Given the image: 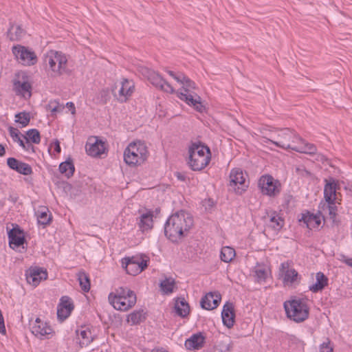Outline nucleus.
Segmentation results:
<instances>
[{"mask_svg": "<svg viewBox=\"0 0 352 352\" xmlns=\"http://www.w3.org/2000/svg\"><path fill=\"white\" fill-rule=\"evenodd\" d=\"M276 137L271 135L272 138L263 137V142H271L276 146L288 150L292 149L298 153L314 155L317 148L314 144L306 142L294 131L289 129H276Z\"/></svg>", "mask_w": 352, "mask_h": 352, "instance_id": "nucleus-1", "label": "nucleus"}, {"mask_svg": "<svg viewBox=\"0 0 352 352\" xmlns=\"http://www.w3.org/2000/svg\"><path fill=\"white\" fill-rule=\"evenodd\" d=\"M195 83L182 73H177V98L199 113L206 110L201 98L195 91Z\"/></svg>", "mask_w": 352, "mask_h": 352, "instance_id": "nucleus-2", "label": "nucleus"}, {"mask_svg": "<svg viewBox=\"0 0 352 352\" xmlns=\"http://www.w3.org/2000/svg\"><path fill=\"white\" fill-rule=\"evenodd\" d=\"M211 159L210 148L201 142L192 143L188 148L187 164L194 171L203 170L209 164Z\"/></svg>", "mask_w": 352, "mask_h": 352, "instance_id": "nucleus-3", "label": "nucleus"}, {"mask_svg": "<svg viewBox=\"0 0 352 352\" xmlns=\"http://www.w3.org/2000/svg\"><path fill=\"white\" fill-rule=\"evenodd\" d=\"M148 150L144 142H133L129 144L124 152V160L129 166L143 164L148 157Z\"/></svg>", "mask_w": 352, "mask_h": 352, "instance_id": "nucleus-4", "label": "nucleus"}, {"mask_svg": "<svg viewBox=\"0 0 352 352\" xmlns=\"http://www.w3.org/2000/svg\"><path fill=\"white\" fill-rule=\"evenodd\" d=\"M44 62L56 76L69 74L70 71L67 68V58L62 52L50 50L44 58Z\"/></svg>", "mask_w": 352, "mask_h": 352, "instance_id": "nucleus-5", "label": "nucleus"}, {"mask_svg": "<svg viewBox=\"0 0 352 352\" xmlns=\"http://www.w3.org/2000/svg\"><path fill=\"white\" fill-rule=\"evenodd\" d=\"M284 308L287 316L296 322H302L308 318L309 309L306 303L301 299L285 301Z\"/></svg>", "mask_w": 352, "mask_h": 352, "instance_id": "nucleus-6", "label": "nucleus"}, {"mask_svg": "<svg viewBox=\"0 0 352 352\" xmlns=\"http://www.w3.org/2000/svg\"><path fill=\"white\" fill-rule=\"evenodd\" d=\"M32 85L28 76L23 72L18 73L13 80V90L16 95L26 98L31 96Z\"/></svg>", "mask_w": 352, "mask_h": 352, "instance_id": "nucleus-7", "label": "nucleus"}, {"mask_svg": "<svg viewBox=\"0 0 352 352\" xmlns=\"http://www.w3.org/2000/svg\"><path fill=\"white\" fill-rule=\"evenodd\" d=\"M258 185L261 192L265 195L274 197L280 192V183L269 175L261 176Z\"/></svg>", "mask_w": 352, "mask_h": 352, "instance_id": "nucleus-8", "label": "nucleus"}, {"mask_svg": "<svg viewBox=\"0 0 352 352\" xmlns=\"http://www.w3.org/2000/svg\"><path fill=\"white\" fill-rule=\"evenodd\" d=\"M12 53L18 61L23 65L31 66L37 62V56L34 52L24 46H14Z\"/></svg>", "mask_w": 352, "mask_h": 352, "instance_id": "nucleus-9", "label": "nucleus"}, {"mask_svg": "<svg viewBox=\"0 0 352 352\" xmlns=\"http://www.w3.org/2000/svg\"><path fill=\"white\" fill-rule=\"evenodd\" d=\"M142 74L147 78L148 81L157 87H160L162 90L167 93H173V87L167 81L164 80L159 74L148 69L143 68Z\"/></svg>", "mask_w": 352, "mask_h": 352, "instance_id": "nucleus-10", "label": "nucleus"}, {"mask_svg": "<svg viewBox=\"0 0 352 352\" xmlns=\"http://www.w3.org/2000/svg\"><path fill=\"white\" fill-rule=\"evenodd\" d=\"M192 216L185 210L177 212V233L180 236L187 235L189 230L193 226Z\"/></svg>", "mask_w": 352, "mask_h": 352, "instance_id": "nucleus-11", "label": "nucleus"}, {"mask_svg": "<svg viewBox=\"0 0 352 352\" xmlns=\"http://www.w3.org/2000/svg\"><path fill=\"white\" fill-rule=\"evenodd\" d=\"M247 186L242 170L233 169L230 175V187L236 193L241 194L242 192L245 190Z\"/></svg>", "mask_w": 352, "mask_h": 352, "instance_id": "nucleus-12", "label": "nucleus"}, {"mask_svg": "<svg viewBox=\"0 0 352 352\" xmlns=\"http://www.w3.org/2000/svg\"><path fill=\"white\" fill-rule=\"evenodd\" d=\"M10 247L14 250L21 248L24 250L23 244L25 241L23 231L16 226L8 232Z\"/></svg>", "mask_w": 352, "mask_h": 352, "instance_id": "nucleus-13", "label": "nucleus"}, {"mask_svg": "<svg viewBox=\"0 0 352 352\" xmlns=\"http://www.w3.org/2000/svg\"><path fill=\"white\" fill-rule=\"evenodd\" d=\"M104 142L96 137L89 138L86 144V151L90 156H100L104 152Z\"/></svg>", "mask_w": 352, "mask_h": 352, "instance_id": "nucleus-14", "label": "nucleus"}, {"mask_svg": "<svg viewBox=\"0 0 352 352\" xmlns=\"http://www.w3.org/2000/svg\"><path fill=\"white\" fill-rule=\"evenodd\" d=\"M140 216L137 218V224L142 232L151 230L153 226V214L151 210H138Z\"/></svg>", "mask_w": 352, "mask_h": 352, "instance_id": "nucleus-15", "label": "nucleus"}, {"mask_svg": "<svg viewBox=\"0 0 352 352\" xmlns=\"http://www.w3.org/2000/svg\"><path fill=\"white\" fill-rule=\"evenodd\" d=\"M133 85L129 82V80L124 78L121 82V86L118 90V94L116 91V87L115 89H112V92L118 100L125 102L128 97L133 92Z\"/></svg>", "mask_w": 352, "mask_h": 352, "instance_id": "nucleus-16", "label": "nucleus"}, {"mask_svg": "<svg viewBox=\"0 0 352 352\" xmlns=\"http://www.w3.org/2000/svg\"><path fill=\"white\" fill-rule=\"evenodd\" d=\"M7 165L10 169L23 175H30L32 173V168L28 164L19 161L14 157L8 158Z\"/></svg>", "mask_w": 352, "mask_h": 352, "instance_id": "nucleus-17", "label": "nucleus"}, {"mask_svg": "<svg viewBox=\"0 0 352 352\" xmlns=\"http://www.w3.org/2000/svg\"><path fill=\"white\" fill-rule=\"evenodd\" d=\"M28 283L33 286H37L41 280H45L47 277L46 271L41 268H30L26 272Z\"/></svg>", "mask_w": 352, "mask_h": 352, "instance_id": "nucleus-18", "label": "nucleus"}, {"mask_svg": "<svg viewBox=\"0 0 352 352\" xmlns=\"http://www.w3.org/2000/svg\"><path fill=\"white\" fill-rule=\"evenodd\" d=\"M221 299V295L219 293L210 292L201 298V307L206 310H212L219 305Z\"/></svg>", "mask_w": 352, "mask_h": 352, "instance_id": "nucleus-19", "label": "nucleus"}, {"mask_svg": "<svg viewBox=\"0 0 352 352\" xmlns=\"http://www.w3.org/2000/svg\"><path fill=\"white\" fill-rule=\"evenodd\" d=\"M221 317L223 323L228 328L233 327L234 323L235 314L234 310V305L232 302H227L223 307L221 312Z\"/></svg>", "mask_w": 352, "mask_h": 352, "instance_id": "nucleus-20", "label": "nucleus"}, {"mask_svg": "<svg viewBox=\"0 0 352 352\" xmlns=\"http://www.w3.org/2000/svg\"><path fill=\"white\" fill-rule=\"evenodd\" d=\"M32 333L36 337L43 339L45 336L52 333V329L46 323H43L37 318L31 327Z\"/></svg>", "mask_w": 352, "mask_h": 352, "instance_id": "nucleus-21", "label": "nucleus"}, {"mask_svg": "<svg viewBox=\"0 0 352 352\" xmlns=\"http://www.w3.org/2000/svg\"><path fill=\"white\" fill-rule=\"evenodd\" d=\"M73 309L74 305L69 301V298L67 296L62 297L57 310L58 318L62 321L65 320L70 315Z\"/></svg>", "mask_w": 352, "mask_h": 352, "instance_id": "nucleus-22", "label": "nucleus"}, {"mask_svg": "<svg viewBox=\"0 0 352 352\" xmlns=\"http://www.w3.org/2000/svg\"><path fill=\"white\" fill-rule=\"evenodd\" d=\"M206 338L201 333L193 334L185 341V346L189 350H198L202 348L205 343Z\"/></svg>", "mask_w": 352, "mask_h": 352, "instance_id": "nucleus-23", "label": "nucleus"}, {"mask_svg": "<svg viewBox=\"0 0 352 352\" xmlns=\"http://www.w3.org/2000/svg\"><path fill=\"white\" fill-rule=\"evenodd\" d=\"M109 301L113 307L118 310L127 311L135 305H129V299L125 297H113V293L109 295Z\"/></svg>", "mask_w": 352, "mask_h": 352, "instance_id": "nucleus-24", "label": "nucleus"}, {"mask_svg": "<svg viewBox=\"0 0 352 352\" xmlns=\"http://www.w3.org/2000/svg\"><path fill=\"white\" fill-rule=\"evenodd\" d=\"M176 214H172L164 226V234L173 243L176 242Z\"/></svg>", "mask_w": 352, "mask_h": 352, "instance_id": "nucleus-25", "label": "nucleus"}, {"mask_svg": "<svg viewBox=\"0 0 352 352\" xmlns=\"http://www.w3.org/2000/svg\"><path fill=\"white\" fill-rule=\"evenodd\" d=\"M299 222L303 223L307 228L311 230L318 228L321 223V220L320 216L308 212L306 214H302L301 218L299 219Z\"/></svg>", "mask_w": 352, "mask_h": 352, "instance_id": "nucleus-26", "label": "nucleus"}, {"mask_svg": "<svg viewBox=\"0 0 352 352\" xmlns=\"http://www.w3.org/2000/svg\"><path fill=\"white\" fill-rule=\"evenodd\" d=\"M280 271L284 276L283 281L286 284H292L298 276V272L294 269H289L288 263H282Z\"/></svg>", "mask_w": 352, "mask_h": 352, "instance_id": "nucleus-27", "label": "nucleus"}, {"mask_svg": "<svg viewBox=\"0 0 352 352\" xmlns=\"http://www.w3.org/2000/svg\"><path fill=\"white\" fill-rule=\"evenodd\" d=\"M122 264L129 274L135 276L140 273V267L134 257L131 258H124L122 261Z\"/></svg>", "mask_w": 352, "mask_h": 352, "instance_id": "nucleus-28", "label": "nucleus"}, {"mask_svg": "<svg viewBox=\"0 0 352 352\" xmlns=\"http://www.w3.org/2000/svg\"><path fill=\"white\" fill-rule=\"evenodd\" d=\"M126 297L129 299V305H135L137 301L136 295L130 289L120 287L118 288L115 293H113V297Z\"/></svg>", "mask_w": 352, "mask_h": 352, "instance_id": "nucleus-29", "label": "nucleus"}, {"mask_svg": "<svg viewBox=\"0 0 352 352\" xmlns=\"http://www.w3.org/2000/svg\"><path fill=\"white\" fill-rule=\"evenodd\" d=\"M160 290L163 295H170L174 291L175 280L172 277L164 276L160 283Z\"/></svg>", "mask_w": 352, "mask_h": 352, "instance_id": "nucleus-30", "label": "nucleus"}, {"mask_svg": "<svg viewBox=\"0 0 352 352\" xmlns=\"http://www.w3.org/2000/svg\"><path fill=\"white\" fill-rule=\"evenodd\" d=\"M316 282L309 286V290L314 293L322 291L328 284V278L322 272L316 273Z\"/></svg>", "mask_w": 352, "mask_h": 352, "instance_id": "nucleus-31", "label": "nucleus"}, {"mask_svg": "<svg viewBox=\"0 0 352 352\" xmlns=\"http://www.w3.org/2000/svg\"><path fill=\"white\" fill-rule=\"evenodd\" d=\"M336 185L334 181L332 182H327L324 188V197L326 201L329 204H334L336 195Z\"/></svg>", "mask_w": 352, "mask_h": 352, "instance_id": "nucleus-32", "label": "nucleus"}, {"mask_svg": "<svg viewBox=\"0 0 352 352\" xmlns=\"http://www.w3.org/2000/svg\"><path fill=\"white\" fill-rule=\"evenodd\" d=\"M190 313V305L184 297H177V316L186 318Z\"/></svg>", "mask_w": 352, "mask_h": 352, "instance_id": "nucleus-33", "label": "nucleus"}, {"mask_svg": "<svg viewBox=\"0 0 352 352\" xmlns=\"http://www.w3.org/2000/svg\"><path fill=\"white\" fill-rule=\"evenodd\" d=\"M232 349L231 342L228 338H225L218 342L212 348L206 352H230Z\"/></svg>", "mask_w": 352, "mask_h": 352, "instance_id": "nucleus-34", "label": "nucleus"}, {"mask_svg": "<svg viewBox=\"0 0 352 352\" xmlns=\"http://www.w3.org/2000/svg\"><path fill=\"white\" fill-rule=\"evenodd\" d=\"M24 34V30L18 25H12L8 31V36L11 41H19Z\"/></svg>", "mask_w": 352, "mask_h": 352, "instance_id": "nucleus-35", "label": "nucleus"}, {"mask_svg": "<svg viewBox=\"0 0 352 352\" xmlns=\"http://www.w3.org/2000/svg\"><path fill=\"white\" fill-rule=\"evenodd\" d=\"M236 254L235 250L229 246H225L221 248L220 258L225 263H229L233 260Z\"/></svg>", "mask_w": 352, "mask_h": 352, "instance_id": "nucleus-36", "label": "nucleus"}, {"mask_svg": "<svg viewBox=\"0 0 352 352\" xmlns=\"http://www.w3.org/2000/svg\"><path fill=\"white\" fill-rule=\"evenodd\" d=\"M59 170L68 178L72 176L75 170L72 161L69 160L60 163L59 165Z\"/></svg>", "mask_w": 352, "mask_h": 352, "instance_id": "nucleus-37", "label": "nucleus"}, {"mask_svg": "<svg viewBox=\"0 0 352 352\" xmlns=\"http://www.w3.org/2000/svg\"><path fill=\"white\" fill-rule=\"evenodd\" d=\"M269 217L270 221L272 223L271 227L274 230H280L284 225V220L276 212H272L269 215Z\"/></svg>", "mask_w": 352, "mask_h": 352, "instance_id": "nucleus-38", "label": "nucleus"}, {"mask_svg": "<svg viewBox=\"0 0 352 352\" xmlns=\"http://www.w3.org/2000/svg\"><path fill=\"white\" fill-rule=\"evenodd\" d=\"M37 219L38 223L41 225L46 226L49 224L51 221V216L48 214V209L43 208L41 210H38Z\"/></svg>", "mask_w": 352, "mask_h": 352, "instance_id": "nucleus-39", "label": "nucleus"}, {"mask_svg": "<svg viewBox=\"0 0 352 352\" xmlns=\"http://www.w3.org/2000/svg\"><path fill=\"white\" fill-rule=\"evenodd\" d=\"M145 319L143 310L135 311L129 315L127 322H131L132 324H137Z\"/></svg>", "mask_w": 352, "mask_h": 352, "instance_id": "nucleus-40", "label": "nucleus"}, {"mask_svg": "<svg viewBox=\"0 0 352 352\" xmlns=\"http://www.w3.org/2000/svg\"><path fill=\"white\" fill-rule=\"evenodd\" d=\"M8 131H9L10 136L12 138V139L14 142H18L19 146H21L23 148H24L25 150H28V148H26V146L23 142V140L20 137V131H19V129H17L13 126H10L8 128Z\"/></svg>", "mask_w": 352, "mask_h": 352, "instance_id": "nucleus-41", "label": "nucleus"}, {"mask_svg": "<svg viewBox=\"0 0 352 352\" xmlns=\"http://www.w3.org/2000/svg\"><path fill=\"white\" fill-rule=\"evenodd\" d=\"M78 276L81 289L85 292H89L90 289V282L88 276L84 272H80L78 273Z\"/></svg>", "mask_w": 352, "mask_h": 352, "instance_id": "nucleus-42", "label": "nucleus"}, {"mask_svg": "<svg viewBox=\"0 0 352 352\" xmlns=\"http://www.w3.org/2000/svg\"><path fill=\"white\" fill-rule=\"evenodd\" d=\"M80 335L83 340L82 341L80 342V345L81 348L87 346L94 340V338L91 335V332L88 329L80 331Z\"/></svg>", "mask_w": 352, "mask_h": 352, "instance_id": "nucleus-43", "label": "nucleus"}, {"mask_svg": "<svg viewBox=\"0 0 352 352\" xmlns=\"http://www.w3.org/2000/svg\"><path fill=\"white\" fill-rule=\"evenodd\" d=\"M254 272L258 281L265 280L267 275V270L265 265H257L254 267Z\"/></svg>", "mask_w": 352, "mask_h": 352, "instance_id": "nucleus-44", "label": "nucleus"}, {"mask_svg": "<svg viewBox=\"0 0 352 352\" xmlns=\"http://www.w3.org/2000/svg\"><path fill=\"white\" fill-rule=\"evenodd\" d=\"M15 118V122L21 124L23 127L26 126L30 121V113L25 111L16 113Z\"/></svg>", "mask_w": 352, "mask_h": 352, "instance_id": "nucleus-45", "label": "nucleus"}, {"mask_svg": "<svg viewBox=\"0 0 352 352\" xmlns=\"http://www.w3.org/2000/svg\"><path fill=\"white\" fill-rule=\"evenodd\" d=\"M28 138H26L27 142L30 140L34 144H38L41 142L40 133L37 129H30L26 133Z\"/></svg>", "mask_w": 352, "mask_h": 352, "instance_id": "nucleus-46", "label": "nucleus"}, {"mask_svg": "<svg viewBox=\"0 0 352 352\" xmlns=\"http://www.w3.org/2000/svg\"><path fill=\"white\" fill-rule=\"evenodd\" d=\"M331 341L327 338L326 341L320 345L318 352H333V349L330 346Z\"/></svg>", "mask_w": 352, "mask_h": 352, "instance_id": "nucleus-47", "label": "nucleus"}, {"mask_svg": "<svg viewBox=\"0 0 352 352\" xmlns=\"http://www.w3.org/2000/svg\"><path fill=\"white\" fill-rule=\"evenodd\" d=\"M327 208L329 210V214L331 219H334L336 215L337 208L333 206V204H328Z\"/></svg>", "mask_w": 352, "mask_h": 352, "instance_id": "nucleus-48", "label": "nucleus"}, {"mask_svg": "<svg viewBox=\"0 0 352 352\" xmlns=\"http://www.w3.org/2000/svg\"><path fill=\"white\" fill-rule=\"evenodd\" d=\"M214 201L210 199H205L203 201V206L207 210H210L214 207Z\"/></svg>", "mask_w": 352, "mask_h": 352, "instance_id": "nucleus-49", "label": "nucleus"}, {"mask_svg": "<svg viewBox=\"0 0 352 352\" xmlns=\"http://www.w3.org/2000/svg\"><path fill=\"white\" fill-rule=\"evenodd\" d=\"M135 261H138V263L140 267V272H142L144 269L146 268V267L148 265L146 260L135 258Z\"/></svg>", "mask_w": 352, "mask_h": 352, "instance_id": "nucleus-50", "label": "nucleus"}, {"mask_svg": "<svg viewBox=\"0 0 352 352\" xmlns=\"http://www.w3.org/2000/svg\"><path fill=\"white\" fill-rule=\"evenodd\" d=\"M296 170L297 173L302 175V176H308L310 175V173L309 171L306 170L305 169H304L302 167V168L298 167V168H296Z\"/></svg>", "mask_w": 352, "mask_h": 352, "instance_id": "nucleus-51", "label": "nucleus"}, {"mask_svg": "<svg viewBox=\"0 0 352 352\" xmlns=\"http://www.w3.org/2000/svg\"><path fill=\"white\" fill-rule=\"evenodd\" d=\"M54 150L56 153H60V143L58 140H56V142H54Z\"/></svg>", "mask_w": 352, "mask_h": 352, "instance_id": "nucleus-52", "label": "nucleus"}, {"mask_svg": "<svg viewBox=\"0 0 352 352\" xmlns=\"http://www.w3.org/2000/svg\"><path fill=\"white\" fill-rule=\"evenodd\" d=\"M6 153V150H5V147L0 144V157H2L5 155Z\"/></svg>", "mask_w": 352, "mask_h": 352, "instance_id": "nucleus-53", "label": "nucleus"}, {"mask_svg": "<svg viewBox=\"0 0 352 352\" xmlns=\"http://www.w3.org/2000/svg\"><path fill=\"white\" fill-rule=\"evenodd\" d=\"M67 106L72 109V113H75V107L72 102H67Z\"/></svg>", "mask_w": 352, "mask_h": 352, "instance_id": "nucleus-54", "label": "nucleus"}, {"mask_svg": "<svg viewBox=\"0 0 352 352\" xmlns=\"http://www.w3.org/2000/svg\"><path fill=\"white\" fill-rule=\"evenodd\" d=\"M177 179H180L182 181H185L186 176L182 175V173H177Z\"/></svg>", "mask_w": 352, "mask_h": 352, "instance_id": "nucleus-55", "label": "nucleus"}, {"mask_svg": "<svg viewBox=\"0 0 352 352\" xmlns=\"http://www.w3.org/2000/svg\"><path fill=\"white\" fill-rule=\"evenodd\" d=\"M345 263H346L348 265H349V266L352 267V258L346 259V260L345 261Z\"/></svg>", "mask_w": 352, "mask_h": 352, "instance_id": "nucleus-56", "label": "nucleus"}, {"mask_svg": "<svg viewBox=\"0 0 352 352\" xmlns=\"http://www.w3.org/2000/svg\"><path fill=\"white\" fill-rule=\"evenodd\" d=\"M175 302L173 306V313H175L176 314V300H174Z\"/></svg>", "mask_w": 352, "mask_h": 352, "instance_id": "nucleus-57", "label": "nucleus"}, {"mask_svg": "<svg viewBox=\"0 0 352 352\" xmlns=\"http://www.w3.org/2000/svg\"><path fill=\"white\" fill-rule=\"evenodd\" d=\"M59 111V107L56 106L52 109V112H56Z\"/></svg>", "mask_w": 352, "mask_h": 352, "instance_id": "nucleus-58", "label": "nucleus"}, {"mask_svg": "<svg viewBox=\"0 0 352 352\" xmlns=\"http://www.w3.org/2000/svg\"><path fill=\"white\" fill-rule=\"evenodd\" d=\"M169 74L170 76H172L173 77V78H176V76L173 72H169Z\"/></svg>", "mask_w": 352, "mask_h": 352, "instance_id": "nucleus-59", "label": "nucleus"}, {"mask_svg": "<svg viewBox=\"0 0 352 352\" xmlns=\"http://www.w3.org/2000/svg\"><path fill=\"white\" fill-rule=\"evenodd\" d=\"M107 91H104V90L101 91V94H104V95H106V94H107Z\"/></svg>", "mask_w": 352, "mask_h": 352, "instance_id": "nucleus-60", "label": "nucleus"}]
</instances>
